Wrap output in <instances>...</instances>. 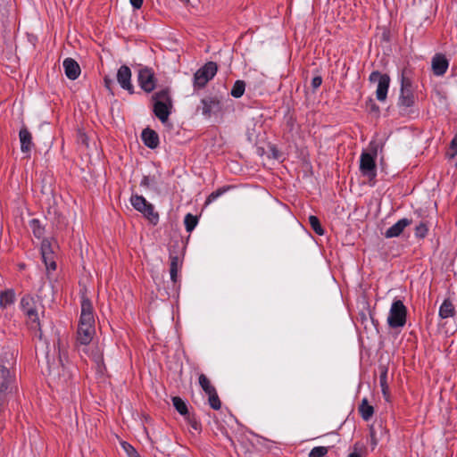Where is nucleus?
<instances>
[{
  "mask_svg": "<svg viewBox=\"0 0 457 457\" xmlns=\"http://www.w3.org/2000/svg\"><path fill=\"white\" fill-rule=\"evenodd\" d=\"M95 334L96 328L93 304L87 297H83L81 300V313L77 329V345L83 346L88 345Z\"/></svg>",
  "mask_w": 457,
  "mask_h": 457,
  "instance_id": "f257e3e1",
  "label": "nucleus"
},
{
  "mask_svg": "<svg viewBox=\"0 0 457 457\" xmlns=\"http://www.w3.org/2000/svg\"><path fill=\"white\" fill-rule=\"evenodd\" d=\"M18 390L16 372L0 363V415L7 410L9 402Z\"/></svg>",
  "mask_w": 457,
  "mask_h": 457,
  "instance_id": "f03ea898",
  "label": "nucleus"
},
{
  "mask_svg": "<svg viewBox=\"0 0 457 457\" xmlns=\"http://www.w3.org/2000/svg\"><path fill=\"white\" fill-rule=\"evenodd\" d=\"M153 112L154 115L165 123L171 113L173 104L169 87L162 88L152 96Z\"/></svg>",
  "mask_w": 457,
  "mask_h": 457,
  "instance_id": "7ed1b4c3",
  "label": "nucleus"
},
{
  "mask_svg": "<svg viewBox=\"0 0 457 457\" xmlns=\"http://www.w3.org/2000/svg\"><path fill=\"white\" fill-rule=\"evenodd\" d=\"M415 104V96L413 84L411 77V71L403 69L400 76V95L398 97V105L400 107L410 108Z\"/></svg>",
  "mask_w": 457,
  "mask_h": 457,
  "instance_id": "20e7f679",
  "label": "nucleus"
},
{
  "mask_svg": "<svg viewBox=\"0 0 457 457\" xmlns=\"http://www.w3.org/2000/svg\"><path fill=\"white\" fill-rule=\"evenodd\" d=\"M38 305L37 300L30 295H25L20 302V308L32 329H40Z\"/></svg>",
  "mask_w": 457,
  "mask_h": 457,
  "instance_id": "39448f33",
  "label": "nucleus"
},
{
  "mask_svg": "<svg viewBox=\"0 0 457 457\" xmlns=\"http://www.w3.org/2000/svg\"><path fill=\"white\" fill-rule=\"evenodd\" d=\"M407 308L400 299H395L387 316V324L391 328H403L406 324Z\"/></svg>",
  "mask_w": 457,
  "mask_h": 457,
  "instance_id": "423d86ee",
  "label": "nucleus"
},
{
  "mask_svg": "<svg viewBox=\"0 0 457 457\" xmlns=\"http://www.w3.org/2000/svg\"><path fill=\"white\" fill-rule=\"evenodd\" d=\"M130 204L136 211L141 212L152 224L156 225L158 223V212L154 211V206L143 195H132Z\"/></svg>",
  "mask_w": 457,
  "mask_h": 457,
  "instance_id": "0eeeda50",
  "label": "nucleus"
},
{
  "mask_svg": "<svg viewBox=\"0 0 457 457\" xmlns=\"http://www.w3.org/2000/svg\"><path fill=\"white\" fill-rule=\"evenodd\" d=\"M218 66L214 62H208L194 74L193 86L195 89L204 88L216 75Z\"/></svg>",
  "mask_w": 457,
  "mask_h": 457,
  "instance_id": "6e6552de",
  "label": "nucleus"
},
{
  "mask_svg": "<svg viewBox=\"0 0 457 457\" xmlns=\"http://www.w3.org/2000/svg\"><path fill=\"white\" fill-rule=\"evenodd\" d=\"M377 148H374L371 152H362L360 156V171L370 180L377 176Z\"/></svg>",
  "mask_w": 457,
  "mask_h": 457,
  "instance_id": "1a4fd4ad",
  "label": "nucleus"
},
{
  "mask_svg": "<svg viewBox=\"0 0 457 457\" xmlns=\"http://www.w3.org/2000/svg\"><path fill=\"white\" fill-rule=\"evenodd\" d=\"M369 80L371 83H378L376 98L379 102H385L386 100L390 86L389 75L386 73H381L378 71H374L370 74Z\"/></svg>",
  "mask_w": 457,
  "mask_h": 457,
  "instance_id": "9d476101",
  "label": "nucleus"
},
{
  "mask_svg": "<svg viewBox=\"0 0 457 457\" xmlns=\"http://www.w3.org/2000/svg\"><path fill=\"white\" fill-rule=\"evenodd\" d=\"M137 80L140 87L145 93H151L156 87L157 79L153 69L143 67L139 69Z\"/></svg>",
  "mask_w": 457,
  "mask_h": 457,
  "instance_id": "9b49d317",
  "label": "nucleus"
},
{
  "mask_svg": "<svg viewBox=\"0 0 457 457\" xmlns=\"http://www.w3.org/2000/svg\"><path fill=\"white\" fill-rule=\"evenodd\" d=\"M202 113L204 117H211L222 110V104L220 99L215 96H209L201 100Z\"/></svg>",
  "mask_w": 457,
  "mask_h": 457,
  "instance_id": "f8f14e48",
  "label": "nucleus"
},
{
  "mask_svg": "<svg viewBox=\"0 0 457 457\" xmlns=\"http://www.w3.org/2000/svg\"><path fill=\"white\" fill-rule=\"evenodd\" d=\"M449 67V61L443 54H436L431 60L433 74L441 77L445 74Z\"/></svg>",
  "mask_w": 457,
  "mask_h": 457,
  "instance_id": "ddd939ff",
  "label": "nucleus"
},
{
  "mask_svg": "<svg viewBox=\"0 0 457 457\" xmlns=\"http://www.w3.org/2000/svg\"><path fill=\"white\" fill-rule=\"evenodd\" d=\"M117 81L120 86L129 91L130 94L134 92L131 83V71L129 66L121 65L117 71Z\"/></svg>",
  "mask_w": 457,
  "mask_h": 457,
  "instance_id": "4468645a",
  "label": "nucleus"
},
{
  "mask_svg": "<svg viewBox=\"0 0 457 457\" xmlns=\"http://www.w3.org/2000/svg\"><path fill=\"white\" fill-rule=\"evenodd\" d=\"M19 138L21 142V153L24 154L25 158H30V153L34 147L31 133L28 130L27 128L23 127L20 129Z\"/></svg>",
  "mask_w": 457,
  "mask_h": 457,
  "instance_id": "2eb2a0df",
  "label": "nucleus"
},
{
  "mask_svg": "<svg viewBox=\"0 0 457 457\" xmlns=\"http://www.w3.org/2000/svg\"><path fill=\"white\" fill-rule=\"evenodd\" d=\"M41 253L46 269L54 270L56 269V262L54 260V252L51 249V244L47 239L42 240Z\"/></svg>",
  "mask_w": 457,
  "mask_h": 457,
  "instance_id": "dca6fc26",
  "label": "nucleus"
},
{
  "mask_svg": "<svg viewBox=\"0 0 457 457\" xmlns=\"http://www.w3.org/2000/svg\"><path fill=\"white\" fill-rule=\"evenodd\" d=\"M411 223L412 220L403 218L386 230L385 237L386 238L397 237L403 233L404 228Z\"/></svg>",
  "mask_w": 457,
  "mask_h": 457,
  "instance_id": "f3484780",
  "label": "nucleus"
},
{
  "mask_svg": "<svg viewBox=\"0 0 457 457\" xmlns=\"http://www.w3.org/2000/svg\"><path fill=\"white\" fill-rule=\"evenodd\" d=\"M62 65L65 75L69 79L75 80L80 75V67L72 58L64 59Z\"/></svg>",
  "mask_w": 457,
  "mask_h": 457,
  "instance_id": "a211bd4d",
  "label": "nucleus"
},
{
  "mask_svg": "<svg viewBox=\"0 0 457 457\" xmlns=\"http://www.w3.org/2000/svg\"><path fill=\"white\" fill-rule=\"evenodd\" d=\"M141 138L143 143L151 149H155L159 145V136L158 134L147 128L142 131Z\"/></svg>",
  "mask_w": 457,
  "mask_h": 457,
  "instance_id": "6ab92c4d",
  "label": "nucleus"
},
{
  "mask_svg": "<svg viewBox=\"0 0 457 457\" xmlns=\"http://www.w3.org/2000/svg\"><path fill=\"white\" fill-rule=\"evenodd\" d=\"M16 301V295L13 289H6L0 291V309H6Z\"/></svg>",
  "mask_w": 457,
  "mask_h": 457,
  "instance_id": "aec40b11",
  "label": "nucleus"
},
{
  "mask_svg": "<svg viewBox=\"0 0 457 457\" xmlns=\"http://www.w3.org/2000/svg\"><path fill=\"white\" fill-rule=\"evenodd\" d=\"M455 308L450 299H445L439 307L438 315L441 319L453 318L455 315Z\"/></svg>",
  "mask_w": 457,
  "mask_h": 457,
  "instance_id": "412c9836",
  "label": "nucleus"
},
{
  "mask_svg": "<svg viewBox=\"0 0 457 457\" xmlns=\"http://www.w3.org/2000/svg\"><path fill=\"white\" fill-rule=\"evenodd\" d=\"M359 412L365 421L370 420L373 416L374 408L369 404V402L366 398L361 400V403L359 405Z\"/></svg>",
  "mask_w": 457,
  "mask_h": 457,
  "instance_id": "4be33fe9",
  "label": "nucleus"
},
{
  "mask_svg": "<svg viewBox=\"0 0 457 457\" xmlns=\"http://www.w3.org/2000/svg\"><path fill=\"white\" fill-rule=\"evenodd\" d=\"M170 279L173 283L177 282L178 279V271L180 266V260L178 255H170Z\"/></svg>",
  "mask_w": 457,
  "mask_h": 457,
  "instance_id": "5701e85b",
  "label": "nucleus"
},
{
  "mask_svg": "<svg viewBox=\"0 0 457 457\" xmlns=\"http://www.w3.org/2000/svg\"><path fill=\"white\" fill-rule=\"evenodd\" d=\"M172 403L176 411L183 415L187 416L188 415V409L186 402L180 398L179 396H174L172 397Z\"/></svg>",
  "mask_w": 457,
  "mask_h": 457,
  "instance_id": "b1692460",
  "label": "nucleus"
},
{
  "mask_svg": "<svg viewBox=\"0 0 457 457\" xmlns=\"http://www.w3.org/2000/svg\"><path fill=\"white\" fill-rule=\"evenodd\" d=\"M245 91V82L244 80L238 79L234 83L230 91V95L235 98H239L244 95Z\"/></svg>",
  "mask_w": 457,
  "mask_h": 457,
  "instance_id": "393cba45",
  "label": "nucleus"
},
{
  "mask_svg": "<svg viewBox=\"0 0 457 457\" xmlns=\"http://www.w3.org/2000/svg\"><path fill=\"white\" fill-rule=\"evenodd\" d=\"M199 385L206 395L213 394L215 387L211 384L210 380L204 374L199 376Z\"/></svg>",
  "mask_w": 457,
  "mask_h": 457,
  "instance_id": "a878e982",
  "label": "nucleus"
},
{
  "mask_svg": "<svg viewBox=\"0 0 457 457\" xmlns=\"http://www.w3.org/2000/svg\"><path fill=\"white\" fill-rule=\"evenodd\" d=\"M184 224L187 232L191 233L198 224L197 216L187 213L184 218Z\"/></svg>",
  "mask_w": 457,
  "mask_h": 457,
  "instance_id": "bb28decb",
  "label": "nucleus"
},
{
  "mask_svg": "<svg viewBox=\"0 0 457 457\" xmlns=\"http://www.w3.org/2000/svg\"><path fill=\"white\" fill-rule=\"evenodd\" d=\"M29 227L37 238L40 239L43 237L45 228L42 227L40 221L37 219L31 220L29 222Z\"/></svg>",
  "mask_w": 457,
  "mask_h": 457,
  "instance_id": "cd10ccee",
  "label": "nucleus"
},
{
  "mask_svg": "<svg viewBox=\"0 0 457 457\" xmlns=\"http://www.w3.org/2000/svg\"><path fill=\"white\" fill-rule=\"evenodd\" d=\"M308 220H309L311 228L317 235H319V236L324 235L325 230L322 228L318 217H316L314 215H310Z\"/></svg>",
  "mask_w": 457,
  "mask_h": 457,
  "instance_id": "c85d7f7f",
  "label": "nucleus"
},
{
  "mask_svg": "<svg viewBox=\"0 0 457 457\" xmlns=\"http://www.w3.org/2000/svg\"><path fill=\"white\" fill-rule=\"evenodd\" d=\"M428 232V226L426 222L421 221L419 225L415 228V237L417 238H425Z\"/></svg>",
  "mask_w": 457,
  "mask_h": 457,
  "instance_id": "c756f323",
  "label": "nucleus"
},
{
  "mask_svg": "<svg viewBox=\"0 0 457 457\" xmlns=\"http://www.w3.org/2000/svg\"><path fill=\"white\" fill-rule=\"evenodd\" d=\"M228 187H223L220 188H218L217 190L213 191L209 195V196L206 199V204H211L214 202L216 199H218L220 196H221L225 192L228 190Z\"/></svg>",
  "mask_w": 457,
  "mask_h": 457,
  "instance_id": "7c9ffc66",
  "label": "nucleus"
},
{
  "mask_svg": "<svg viewBox=\"0 0 457 457\" xmlns=\"http://www.w3.org/2000/svg\"><path fill=\"white\" fill-rule=\"evenodd\" d=\"M328 452V448L326 446H316L313 447L308 457H325Z\"/></svg>",
  "mask_w": 457,
  "mask_h": 457,
  "instance_id": "2f4dec72",
  "label": "nucleus"
},
{
  "mask_svg": "<svg viewBox=\"0 0 457 457\" xmlns=\"http://www.w3.org/2000/svg\"><path fill=\"white\" fill-rule=\"evenodd\" d=\"M209 396V404L213 410H220L221 406V403L220 401V398L218 396V394L216 391H214L213 394L208 395Z\"/></svg>",
  "mask_w": 457,
  "mask_h": 457,
  "instance_id": "473e14b6",
  "label": "nucleus"
},
{
  "mask_svg": "<svg viewBox=\"0 0 457 457\" xmlns=\"http://www.w3.org/2000/svg\"><path fill=\"white\" fill-rule=\"evenodd\" d=\"M380 374H379V385L380 387L387 386V368L386 366H380Z\"/></svg>",
  "mask_w": 457,
  "mask_h": 457,
  "instance_id": "72a5a7b5",
  "label": "nucleus"
},
{
  "mask_svg": "<svg viewBox=\"0 0 457 457\" xmlns=\"http://www.w3.org/2000/svg\"><path fill=\"white\" fill-rule=\"evenodd\" d=\"M121 446L129 457H140L136 449L127 442H122Z\"/></svg>",
  "mask_w": 457,
  "mask_h": 457,
  "instance_id": "f704fd0d",
  "label": "nucleus"
},
{
  "mask_svg": "<svg viewBox=\"0 0 457 457\" xmlns=\"http://www.w3.org/2000/svg\"><path fill=\"white\" fill-rule=\"evenodd\" d=\"M450 149L453 151L449 154L450 158H454L457 155V133L454 135L453 138L450 143Z\"/></svg>",
  "mask_w": 457,
  "mask_h": 457,
  "instance_id": "c9c22d12",
  "label": "nucleus"
},
{
  "mask_svg": "<svg viewBox=\"0 0 457 457\" xmlns=\"http://www.w3.org/2000/svg\"><path fill=\"white\" fill-rule=\"evenodd\" d=\"M187 421L189 422L191 428L195 430H199L201 428L200 423L194 418L191 417L189 414L186 417Z\"/></svg>",
  "mask_w": 457,
  "mask_h": 457,
  "instance_id": "e433bc0d",
  "label": "nucleus"
},
{
  "mask_svg": "<svg viewBox=\"0 0 457 457\" xmlns=\"http://www.w3.org/2000/svg\"><path fill=\"white\" fill-rule=\"evenodd\" d=\"M367 108L370 109L371 112L378 113L379 112V107L376 104V103L372 99H369V101L366 102Z\"/></svg>",
  "mask_w": 457,
  "mask_h": 457,
  "instance_id": "4c0bfd02",
  "label": "nucleus"
},
{
  "mask_svg": "<svg viewBox=\"0 0 457 457\" xmlns=\"http://www.w3.org/2000/svg\"><path fill=\"white\" fill-rule=\"evenodd\" d=\"M321 83H322V78L320 76H316V77L312 78V82H311L312 89L316 90L317 88H319L320 87Z\"/></svg>",
  "mask_w": 457,
  "mask_h": 457,
  "instance_id": "58836bf2",
  "label": "nucleus"
},
{
  "mask_svg": "<svg viewBox=\"0 0 457 457\" xmlns=\"http://www.w3.org/2000/svg\"><path fill=\"white\" fill-rule=\"evenodd\" d=\"M153 180L149 176H144L140 181V186L148 187Z\"/></svg>",
  "mask_w": 457,
  "mask_h": 457,
  "instance_id": "ea45409f",
  "label": "nucleus"
},
{
  "mask_svg": "<svg viewBox=\"0 0 457 457\" xmlns=\"http://www.w3.org/2000/svg\"><path fill=\"white\" fill-rule=\"evenodd\" d=\"M382 395L386 402L390 401L389 386L381 387Z\"/></svg>",
  "mask_w": 457,
  "mask_h": 457,
  "instance_id": "a19ab883",
  "label": "nucleus"
},
{
  "mask_svg": "<svg viewBox=\"0 0 457 457\" xmlns=\"http://www.w3.org/2000/svg\"><path fill=\"white\" fill-rule=\"evenodd\" d=\"M130 4L136 10H138L142 7L143 0H129Z\"/></svg>",
  "mask_w": 457,
  "mask_h": 457,
  "instance_id": "79ce46f5",
  "label": "nucleus"
},
{
  "mask_svg": "<svg viewBox=\"0 0 457 457\" xmlns=\"http://www.w3.org/2000/svg\"><path fill=\"white\" fill-rule=\"evenodd\" d=\"M104 87L111 91L112 90V85L113 84V80L108 77H104Z\"/></svg>",
  "mask_w": 457,
  "mask_h": 457,
  "instance_id": "37998d69",
  "label": "nucleus"
},
{
  "mask_svg": "<svg viewBox=\"0 0 457 457\" xmlns=\"http://www.w3.org/2000/svg\"><path fill=\"white\" fill-rule=\"evenodd\" d=\"M348 457H361V453H358V452L355 450V451H353V453H351L348 455Z\"/></svg>",
  "mask_w": 457,
  "mask_h": 457,
  "instance_id": "c03bdc74",
  "label": "nucleus"
},
{
  "mask_svg": "<svg viewBox=\"0 0 457 457\" xmlns=\"http://www.w3.org/2000/svg\"><path fill=\"white\" fill-rule=\"evenodd\" d=\"M456 168H457V162H456Z\"/></svg>",
  "mask_w": 457,
  "mask_h": 457,
  "instance_id": "a18cd8bd",
  "label": "nucleus"
}]
</instances>
